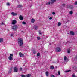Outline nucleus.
Listing matches in <instances>:
<instances>
[{
    "label": "nucleus",
    "mask_w": 77,
    "mask_h": 77,
    "mask_svg": "<svg viewBox=\"0 0 77 77\" xmlns=\"http://www.w3.org/2000/svg\"><path fill=\"white\" fill-rule=\"evenodd\" d=\"M18 42L20 46H22V45H23V39L19 38L18 39Z\"/></svg>",
    "instance_id": "f257e3e1"
},
{
    "label": "nucleus",
    "mask_w": 77,
    "mask_h": 77,
    "mask_svg": "<svg viewBox=\"0 0 77 77\" xmlns=\"http://www.w3.org/2000/svg\"><path fill=\"white\" fill-rule=\"evenodd\" d=\"M12 29H13V30H17V29H18V26L17 25H15L12 26Z\"/></svg>",
    "instance_id": "f03ea898"
},
{
    "label": "nucleus",
    "mask_w": 77,
    "mask_h": 77,
    "mask_svg": "<svg viewBox=\"0 0 77 77\" xmlns=\"http://www.w3.org/2000/svg\"><path fill=\"white\" fill-rule=\"evenodd\" d=\"M61 51V49L60 48H57L55 49V51L56 52H60Z\"/></svg>",
    "instance_id": "7ed1b4c3"
},
{
    "label": "nucleus",
    "mask_w": 77,
    "mask_h": 77,
    "mask_svg": "<svg viewBox=\"0 0 77 77\" xmlns=\"http://www.w3.org/2000/svg\"><path fill=\"white\" fill-rule=\"evenodd\" d=\"M33 29L34 30H38V26L37 25H35L33 27Z\"/></svg>",
    "instance_id": "20e7f679"
},
{
    "label": "nucleus",
    "mask_w": 77,
    "mask_h": 77,
    "mask_svg": "<svg viewBox=\"0 0 77 77\" xmlns=\"http://www.w3.org/2000/svg\"><path fill=\"white\" fill-rule=\"evenodd\" d=\"M19 55L21 57H23L24 56V54H22V53L21 52H20L19 53Z\"/></svg>",
    "instance_id": "39448f33"
},
{
    "label": "nucleus",
    "mask_w": 77,
    "mask_h": 77,
    "mask_svg": "<svg viewBox=\"0 0 77 77\" xmlns=\"http://www.w3.org/2000/svg\"><path fill=\"white\" fill-rule=\"evenodd\" d=\"M16 23H17V20H12V24H15Z\"/></svg>",
    "instance_id": "423d86ee"
},
{
    "label": "nucleus",
    "mask_w": 77,
    "mask_h": 77,
    "mask_svg": "<svg viewBox=\"0 0 77 77\" xmlns=\"http://www.w3.org/2000/svg\"><path fill=\"white\" fill-rule=\"evenodd\" d=\"M19 18L20 20H24V18H23V16L21 15L20 16Z\"/></svg>",
    "instance_id": "0eeeda50"
},
{
    "label": "nucleus",
    "mask_w": 77,
    "mask_h": 77,
    "mask_svg": "<svg viewBox=\"0 0 77 77\" xmlns=\"http://www.w3.org/2000/svg\"><path fill=\"white\" fill-rule=\"evenodd\" d=\"M56 0H51V3L53 4V3H55L56 2Z\"/></svg>",
    "instance_id": "6e6552de"
},
{
    "label": "nucleus",
    "mask_w": 77,
    "mask_h": 77,
    "mask_svg": "<svg viewBox=\"0 0 77 77\" xmlns=\"http://www.w3.org/2000/svg\"><path fill=\"white\" fill-rule=\"evenodd\" d=\"M14 72H17L18 71V69L16 67H14Z\"/></svg>",
    "instance_id": "1a4fd4ad"
},
{
    "label": "nucleus",
    "mask_w": 77,
    "mask_h": 77,
    "mask_svg": "<svg viewBox=\"0 0 77 77\" xmlns=\"http://www.w3.org/2000/svg\"><path fill=\"white\" fill-rule=\"evenodd\" d=\"M12 15H13V16H16V15H17V14L16 13H15L14 12H13L11 13Z\"/></svg>",
    "instance_id": "9d476101"
},
{
    "label": "nucleus",
    "mask_w": 77,
    "mask_h": 77,
    "mask_svg": "<svg viewBox=\"0 0 77 77\" xmlns=\"http://www.w3.org/2000/svg\"><path fill=\"white\" fill-rule=\"evenodd\" d=\"M31 22L33 23H35V20L33 18H32L31 19Z\"/></svg>",
    "instance_id": "9b49d317"
},
{
    "label": "nucleus",
    "mask_w": 77,
    "mask_h": 77,
    "mask_svg": "<svg viewBox=\"0 0 77 77\" xmlns=\"http://www.w3.org/2000/svg\"><path fill=\"white\" fill-rule=\"evenodd\" d=\"M8 59L9 60H13V58L11 57H8Z\"/></svg>",
    "instance_id": "f8f14e48"
},
{
    "label": "nucleus",
    "mask_w": 77,
    "mask_h": 77,
    "mask_svg": "<svg viewBox=\"0 0 77 77\" xmlns=\"http://www.w3.org/2000/svg\"><path fill=\"white\" fill-rule=\"evenodd\" d=\"M46 75L47 77H48V72L46 71L45 72Z\"/></svg>",
    "instance_id": "ddd939ff"
},
{
    "label": "nucleus",
    "mask_w": 77,
    "mask_h": 77,
    "mask_svg": "<svg viewBox=\"0 0 77 77\" xmlns=\"http://www.w3.org/2000/svg\"><path fill=\"white\" fill-rule=\"evenodd\" d=\"M70 33L71 35H74V33L72 31H70Z\"/></svg>",
    "instance_id": "4468645a"
},
{
    "label": "nucleus",
    "mask_w": 77,
    "mask_h": 77,
    "mask_svg": "<svg viewBox=\"0 0 77 77\" xmlns=\"http://www.w3.org/2000/svg\"><path fill=\"white\" fill-rule=\"evenodd\" d=\"M3 41V39L2 38H0V42H2Z\"/></svg>",
    "instance_id": "2eb2a0df"
},
{
    "label": "nucleus",
    "mask_w": 77,
    "mask_h": 77,
    "mask_svg": "<svg viewBox=\"0 0 77 77\" xmlns=\"http://www.w3.org/2000/svg\"><path fill=\"white\" fill-rule=\"evenodd\" d=\"M46 4L47 5H50V2H47V3H46Z\"/></svg>",
    "instance_id": "dca6fc26"
},
{
    "label": "nucleus",
    "mask_w": 77,
    "mask_h": 77,
    "mask_svg": "<svg viewBox=\"0 0 77 77\" xmlns=\"http://www.w3.org/2000/svg\"><path fill=\"white\" fill-rule=\"evenodd\" d=\"M58 26H61V23L60 22H58Z\"/></svg>",
    "instance_id": "f3484780"
},
{
    "label": "nucleus",
    "mask_w": 77,
    "mask_h": 77,
    "mask_svg": "<svg viewBox=\"0 0 77 77\" xmlns=\"http://www.w3.org/2000/svg\"><path fill=\"white\" fill-rule=\"evenodd\" d=\"M54 69V68L53 66H51L50 67V69Z\"/></svg>",
    "instance_id": "a211bd4d"
},
{
    "label": "nucleus",
    "mask_w": 77,
    "mask_h": 77,
    "mask_svg": "<svg viewBox=\"0 0 77 77\" xmlns=\"http://www.w3.org/2000/svg\"><path fill=\"white\" fill-rule=\"evenodd\" d=\"M64 60H66V59H67V58L66 57V56H64Z\"/></svg>",
    "instance_id": "6ab92c4d"
},
{
    "label": "nucleus",
    "mask_w": 77,
    "mask_h": 77,
    "mask_svg": "<svg viewBox=\"0 0 77 77\" xmlns=\"http://www.w3.org/2000/svg\"><path fill=\"white\" fill-rule=\"evenodd\" d=\"M11 72H12V69H10L9 70L8 72L9 73H11Z\"/></svg>",
    "instance_id": "aec40b11"
},
{
    "label": "nucleus",
    "mask_w": 77,
    "mask_h": 77,
    "mask_svg": "<svg viewBox=\"0 0 77 77\" xmlns=\"http://www.w3.org/2000/svg\"><path fill=\"white\" fill-rule=\"evenodd\" d=\"M73 12H72V11H70L69 12V14L70 15H72L73 14Z\"/></svg>",
    "instance_id": "412c9836"
},
{
    "label": "nucleus",
    "mask_w": 77,
    "mask_h": 77,
    "mask_svg": "<svg viewBox=\"0 0 77 77\" xmlns=\"http://www.w3.org/2000/svg\"><path fill=\"white\" fill-rule=\"evenodd\" d=\"M69 8H71V9H72V8H73V7L72 6V5H71L69 7Z\"/></svg>",
    "instance_id": "4be33fe9"
},
{
    "label": "nucleus",
    "mask_w": 77,
    "mask_h": 77,
    "mask_svg": "<svg viewBox=\"0 0 77 77\" xmlns=\"http://www.w3.org/2000/svg\"><path fill=\"white\" fill-rule=\"evenodd\" d=\"M22 23L23 24H26V23L25 22H22Z\"/></svg>",
    "instance_id": "5701e85b"
},
{
    "label": "nucleus",
    "mask_w": 77,
    "mask_h": 77,
    "mask_svg": "<svg viewBox=\"0 0 77 77\" xmlns=\"http://www.w3.org/2000/svg\"><path fill=\"white\" fill-rule=\"evenodd\" d=\"M33 53L34 54H36V51H35V50H33Z\"/></svg>",
    "instance_id": "b1692460"
},
{
    "label": "nucleus",
    "mask_w": 77,
    "mask_h": 77,
    "mask_svg": "<svg viewBox=\"0 0 77 77\" xmlns=\"http://www.w3.org/2000/svg\"><path fill=\"white\" fill-rule=\"evenodd\" d=\"M40 54H40V53H38L37 54V56H40Z\"/></svg>",
    "instance_id": "393cba45"
},
{
    "label": "nucleus",
    "mask_w": 77,
    "mask_h": 77,
    "mask_svg": "<svg viewBox=\"0 0 77 77\" xmlns=\"http://www.w3.org/2000/svg\"><path fill=\"white\" fill-rule=\"evenodd\" d=\"M18 7L19 8H21V7H22V5H19L18 6Z\"/></svg>",
    "instance_id": "a878e982"
},
{
    "label": "nucleus",
    "mask_w": 77,
    "mask_h": 77,
    "mask_svg": "<svg viewBox=\"0 0 77 77\" xmlns=\"http://www.w3.org/2000/svg\"><path fill=\"white\" fill-rule=\"evenodd\" d=\"M30 75H31L30 74H29L27 75V77H30Z\"/></svg>",
    "instance_id": "bb28decb"
},
{
    "label": "nucleus",
    "mask_w": 77,
    "mask_h": 77,
    "mask_svg": "<svg viewBox=\"0 0 77 77\" xmlns=\"http://www.w3.org/2000/svg\"><path fill=\"white\" fill-rule=\"evenodd\" d=\"M37 39H38V40H39L40 39H41V37H38Z\"/></svg>",
    "instance_id": "cd10ccee"
},
{
    "label": "nucleus",
    "mask_w": 77,
    "mask_h": 77,
    "mask_svg": "<svg viewBox=\"0 0 77 77\" xmlns=\"http://www.w3.org/2000/svg\"><path fill=\"white\" fill-rule=\"evenodd\" d=\"M21 77H26V76L25 75H21Z\"/></svg>",
    "instance_id": "c85d7f7f"
},
{
    "label": "nucleus",
    "mask_w": 77,
    "mask_h": 77,
    "mask_svg": "<svg viewBox=\"0 0 77 77\" xmlns=\"http://www.w3.org/2000/svg\"><path fill=\"white\" fill-rule=\"evenodd\" d=\"M10 57H13V54H11L10 55Z\"/></svg>",
    "instance_id": "c756f323"
},
{
    "label": "nucleus",
    "mask_w": 77,
    "mask_h": 77,
    "mask_svg": "<svg viewBox=\"0 0 77 77\" xmlns=\"http://www.w3.org/2000/svg\"><path fill=\"white\" fill-rule=\"evenodd\" d=\"M7 6H9V5H10V4H9V3H7Z\"/></svg>",
    "instance_id": "7c9ffc66"
},
{
    "label": "nucleus",
    "mask_w": 77,
    "mask_h": 77,
    "mask_svg": "<svg viewBox=\"0 0 77 77\" xmlns=\"http://www.w3.org/2000/svg\"><path fill=\"white\" fill-rule=\"evenodd\" d=\"M75 5H77V2H76L75 3Z\"/></svg>",
    "instance_id": "2f4dec72"
},
{
    "label": "nucleus",
    "mask_w": 77,
    "mask_h": 77,
    "mask_svg": "<svg viewBox=\"0 0 77 77\" xmlns=\"http://www.w3.org/2000/svg\"><path fill=\"white\" fill-rule=\"evenodd\" d=\"M71 71V70H67V71H66L65 72H69V71Z\"/></svg>",
    "instance_id": "473e14b6"
},
{
    "label": "nucleus",
    "mask_w": 77,
    "mask_h": 77,
    "mask_svg": "<svg viewBox=\"0 0 77 77\" xmlns=\"http://www.w3.org/2000/svg\"><path fill=\"white\" fill-rule=\"evenodd\" d=\"M58 75H60V73L59 71L58 72Z\"/></svg>",
    "instance_id": "72a5a7b5"
},
{
    "label": "nucleus",
    "mask_w": 77,
    "mask_h": 77,
    "mask_svg": "<svg viewBox=\"0 0 77 77\" xmlns=\"http://www.w3.org/2000/svg\"><path fill=\"white\" fill-rule=\"evenodd\" d=\"M39 35H41V31H39Z\"/></svg>",
    "instance_id": "f704fd0d"
},
{
    "label": "nucleus",
    "mask_w": 77,
    "mask_h": 77,
    "mask_svg": "<svg viewBox=\"0 0 77 77\" xmlns=\"http://www.w3.org/2000/svg\"><path fill=\"white\" fill-rule=\"evenodd\" d=\"M72 77H75V75L74 74H73L72 75Z\"/></svg>",
    "instance_id": "c9c22d12"
},
{
    "label": "nucleus",
    "mask_w": 77,
    "mask_h": 77,
    "mask_svg": "<svg viewBox=\"0 0 77 77\" xmlns=\"http://www.w3.org/2000/svg\"><path fill=\"white\" fill-rule=\"evenodd\" d=\"M67 52L68 53H70V51H69V50Z\"/></svg>",
    "instance_id": "e433bc0d"
},
{
    "label": "nucleus",
    "mask_w": 77,
    "mask_h": 77,
    "mask_svg": "<svg viewBox=\"0 0 77 77\" xmlns=\"http://www.w3.org/2000/svg\"><path fill=\"white\" fill-rule=\"evenodd\" d=\"M63 6V7H64V6H65V4H63L62 5Z\"/></svg>",
    "instance_id": "4c0bfd02"
},
{
    "label": "nucleus",
    "mask_w": 77,
    "mask_h": 77,
    "mask_svg": "<svg viewBox=\"0 0 77 77\" xmlns=\"http://www.w3.org/2000/svg\"><path fill=\"white\" fill-rule=\"evenodd\" d=\"M51 77H55L53 75H51Z\"/></svg>",
    "instance_id": "58836bf2"
},
{
    "label": "nucleus",
    "mask_w": 77,
    "mask_h": 77,
    "mask_svg": "<svg viewBox=\"0 0 77 77\" xmlns=\"http://www.w3.org/2000/svg\"><path fill=\"white\" fill-rule=\"evenodd\" d=\"M1 24L2 25H4V24H5V23H4L3 22H2Z\"/></svg>",
    "instance_id": "ea45409f"
},
{
    "label": "nucleus",
    "mask_w": 77,
    "mask_h": 77,
    "mask_svg": "<svg viewBox=\"0 0 77 77\" xmlns=\"http://www.w3.org/2000/svg\"><path fill=\"white\" fill-rule=\"evenodd\" d=\"M22 69L21 68H20V71H22Z\"/></svg>",
    "instance_id": "a19ab883"
},
{
    "label": "nucleus",
    "mask_w": 77,
    "mask_h": 77,
    "mask_svg": "<svg viewBox=\"0 0 77 77\" xmlns=\"http://www.w3.org/2000/svg\"><path fill=\"white\" fill-rule=\"evenodd\" d=\"M52 14H53V15H55V12H52Z\"/></svg>",
    "instance_id": "79ce46f5"
},
{
    "label": "nucleus",
    "mask_w": 77,
    "mask_h": 77,
    "mask_svg": "<svg viewBox=\"0 0 77 77\" xmlns=\"http://www.w3.org/2000/svg\"><path fill=\"white\" fill-rule=\"evenodd\" d=\"M51 19H52V17H51L49 18V20H51Z\"/></svg>",
    "instance_id": "37998d69"
},
{
    "label": "nucleus",
    "mask_w": 77,
    "mask_h": 77,
    "mask_svg": "<svg viewBox=\"0 0 77 77\" xmlns=\"http://www.w3.org/2000/svg\"><path fill=\"white\" fill-rule=\"evenodd\" d=\"M12 36H13V34H11V37H12Z\"/></svg>",
    "instance_id": "c03bdc74"
},
{
    "label": "nucleus",
    "mask_w": 77,
    "mask_h": 77,
    "mask_svg": "<svg viewBox=\"0 0 77 77\" xmlns=\"http://www.w3.org/2000/svg\"><path fill=\"white\" fill-rule=\"evenodd\" d=\"M76 59H77V56L76 57Z\"/></svg>",
    "instance_id": "a18cd8bd"
},
{
    "label": "nucleus",
    "mask_w": 77,
    "mask_h": 77,
    "mask_svg": "<svg viewBox=\"0 0 77 77\" xmlns=\"http://www.w3.org/2000/svg\"><path fill=\"white\" fill-rule=\"evenodd\" d=\"M65 23H67V22H65Z\"/></svg>",
    "instance_id": "49530a36"
}]
</instances>
